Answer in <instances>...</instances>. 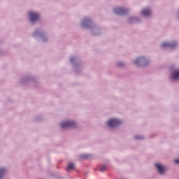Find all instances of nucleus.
<instances>
[{"label": "nucleus", "instance_id": "obj_9", "mask_svg": "<svg viewBox=\"0 0 179 179\" xmlns=\"http://www.w3.org/2000/svg\"><path fill=\"white\" fill-rule=\"evenodd\" d=\"M172 78L175 80L179 79V71H176L173 73Z\"/></svg>", "mask_w": 179, "mask_h": 179}, {"label": "nucleus", "instance_id": "obj_1", "mask_svg": "<svg viewBox=\"0 0 179 179\" xmlns=\"http://www.w3.org/2000/svg\"><path fill=\"white\" fill-rule=\"evenodd\" d=\"M121 122H122L118 119H111L107 122V124L110 128H114L115 127L120 125Z\"/></svg>", "mask_w": 179, "mask_h": 179}, {"label": "nucleus", "instance_id": "obj_15", "mask_svg": "<svg viewBox=\"0 0 179 179\" xmlns=\"http://www.w3.org/2000/svg\"><path fill=\"white\" fill-rule=\"evenodd\" d=\"M135 139H143V137L137 136L135 137Z\"/></svg>", "mask_w": 179, "mask_h": 179}, {"label": "nucleus", "instance_id": "obj_10", "mask_svg": "<svg viewBox=\"0 0 179 179\" xmlns=\"http://www.w3.org/2000/svg\"><path fill=\"white\" fill-rule=\"evenodd\" d=\"M89 23H90V19H84V20L82 22L83 26H84V27H87V24H89Z\"/></svg>", "mask_w": 179, "mask_h": 179}, {"label": "nucleus", "instance_id": "obj_7", "mask_svg": "<svg viewBox=\"0 0 179 179\" xmlns=\"http://www.w3.org/2000/svg\"><path fill=\"white\" fill-rule=\"evenodd\" d=\"M151 14H152V13L150 12V10H149V8L143 10L141 12V15L143 16H145V17H148V16H150Z\"/></svg>", "mask_w": 179, "mask_h": 179}, {"label": "nucleus", "instance_id": "obj_17", "mask_svg": "<svg viewBox=\"0 0 179 179\" xmlns=\"http://www.w3.org/2000/svg\"><path fill=\"white\" fill-rule=\"evenodd\" d=\"M122 65H124V64H122V63H119V64H118V66H122Z\"/></svg>", "mask_w": 179, "mask_h": 179}, {"label": "nucleus", "instance_id": "obj_4", "mask_svg": "<svg viewBox=\"0 0 179 179\" xmlns=\"http://www.w3.org/2000/svg\"><path fill=\"white\" fill-rule=\"evenodd\" d=\"M114 12L116 13V15H125L127 11L125 8L118 7L115 8Z\"/></svg>", "mask_w": 179, "mask_h": 179}, {"label": "nucleus", "instance_id": "obj_3", "mask_svg": "<svg viewBox=\"0 0 179 179\" xmlns=\"http://www.w3.org/2000/svg\"><path fill=\"white\" fill-rule=\"evenodd\" d=\"M60 126L62 128H71L72 127H76V122L73 121L64 122L61 123Z\"/></svg>", "mask_w": 179, "mask_h": 179}, {"label": "nucleus", "instance_id": "obj_14", "mask_svg": "<svg viewBox=\"0 0 179 179\" xmlns=\"http://www.w3.org/2000/svg\"><path fill=\"white\" fill-rule=\"evenodd\" d=\"M83 159H88L89 158V155H83Z\"/></svg>", "mask_w": 179, "mask_h": 179}, {"label": "nucleus", "instance_id": "obj_18", "mask_svg": "<svg viewBox=\"0 0 179 179\" xmlns=\"http://www.w3.org/2000/svg\"><path fill=\"white\" fill-rule=\"evenodd\" d=\"M73 59H74V58L71 57V59H70L71 62H73Z\"/></svg>", "mask_w": 179, "mask_h": 179}, {"label": "nucleus", "instance_id": "obj_5", "mask_svg": "<svg viewBox=\"0 0 179 179\" xmlns=\"http://www.w3.org/2000/svg\"><path fill=\"white\" fill-rule=\"evenodd\" d=\"M155 166H156L159 173H160V174H163V173H164V171L166 170V168L164 166H163L160 164H156Z\"/></svg>", "mask_w": 179, "mask_h": 179}, {"label": "nucleus", "instance_id": "obj_8", "mask_svg": "<svg viewBox=\"0 0 179 179\" xmlns=\"http://www.w3.org/2000/svg\"><path fill=\"white\" fill-rule=\"evenodd\" d=\"M75 169V164L73 163H69L66 168V171H71V170H73Z\"/></svg>", "mask_w": 179, "mask_h": 179}, {"label": "nucleus", "instance_id": "obj_12", "mask_svg": "<svg viewBox=\"0 0 179 179\" xmlns=\"http://www.w3.org/2000/svg\"><path fill=\"white\" fill-rule=\"evenodd\" d=\"M141 59H143V57H140V58H138V59H136V60H135V64H139V62L141 61Z\"/></svg>", "mask_w": 179, "mask_h": 179}, {"label": "nucleus", "instance_id": "obj_16", "mask_svg": "<svg viewBox=\"0 0 179 179\" xmlns=\"http://www.w3.org/2000/svg\"><path fill=\"white\" fill-rule=\"evenodd\" d=\"M175 163H176V164H179V159H176V160H175Z\"/></svg>", "mask_w": 179, "mask_h": 179}, {"label": "nucleus", "instance_id": "obj_13", "mask_svg": "<svg viewBox=\"0 0 179 179\" xmlns=\"http://www.w3.org/2000/svg\"><path fill=\"white\" fill-rule=\"evenodd\" d=\"M106 170H107V168L106 166H103L102 168L100 169V171H101V173L106 171Z\"/></svg>", "mask_w": 179, "mask_h": 179}, {"label": "nucleus", "instance_id": "obj_6", "mask_svg": "<svg viewBox=\"0 0 179 179\" xmlns=\"http://www.w3.org/2000/svg\"><path fill=\"white\" fill-rule=\"evenodd\" d=\"M177 45L176 43H164L162 45V48H166V47H171V48H174Z\"/></svg>", "mask_w": 179, "mask_h": 179}, {"label": "nucleus", "instance_id": "obj_2", "mask_svg": "<svg viewBox=\"0 0 179 179\" xmlns=\"http://www.w3.org/2000/svg\"><path fill=\"white\" fill-rule=\"evenodd\" d=\"M39 17H40V15L38 13H34L33 11L29 12V18L31 23H34L35 22H37Z\"/></svg>", "mask_w": 179, "mask_h": 179}, {"label": "nucleus", "instance_id": "obj_11", "mask_svg": "<svg viewBox=\"0 0 179 179\" xmlns=\"http://www.w3.org/2000/svg\"><path fill=\"white\" fill-rule=\"evenodd\" d=\"M6 173V170L5 169H0V178L3 177V174Z\"/></svg>", "mask_w": 179, "mask_h": 179}]
</instances>
